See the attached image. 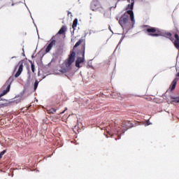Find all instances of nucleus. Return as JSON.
Here are the masks:
<instances>
[{"mask_svg":"<svg viewBox=\"0 0 179 179\" xmlns=\"http://www.w3.org/2000/svg\"><path fill=\"white\" fill-rule=\"evenodd\" d=\"M54 38H55V37L53 36L50 39V43L48 44V45L45 48V52H48L49 51H51L52 47H55V45H57V41L55 40Z\"/></svg>","mask_w":179,"mask_h":179,"instance_id":"obj_9","label":"nucleus"},{"mask_svg":"<svg viewBox=\"0 0 179 179\" xmlns=\"http://www.w3.org/2000/svg\"><path fill=\"white\" fill-rule=\"evenodd\" d=\"M127 2H131V0H127Z\"/></svg>","mask_w":179,"mask_h":179,"instance_id":"obj_25","label":"nucleus"},{"mask_svg":"<svg viewBox=\"0 0 179 179\" xmlns=\"http://www.w3.org/2000/svg\"><path fill=\"white\" fill-rule=\"evenodd\" d=\"M83 44V57H78L77 59V60L76 61V66L77 68H80V64H83V62H85V50L86 48V43H85V40L80 38L73 46V48H76L78 47H79V45H80L82 43Z\"/></svg>","mask_w":179,"mask_h":179,"instance_id":"obj_3","label":"nucleus"},{"mask_svg":"<svg viewBox=\"0 0 179 179\" xmlns=\"http://www.w3.org/2000/svg\"><path fill=\"white\" fill-rule=\"evenodd\" d=\"M164 36L171 40V41L173 43V45H175L176 48H177V50H179V29H176L174 38H173V34H171V33L170 32H165Z\"/></svg>","mask_w":179,"mask_h":179,"instance_id":"obj_4","label":"nucleus"},{"mask_svg":"<svg viewBox=\"0 0 179 179\" xmlns=\"http://www.w3.org/2000/svg\"><path fill=\"white\" fill-rule=\"evenodd\" d=\"M6 153V150H3L1 152H0V159L3 157V155Z\"/></svg>","mask_w":179,"mask_h":179,"instance_id":"obj_18","label":"nucleus"},{"mask_svg":"<svg viewBox=\"0 0 179 179\" xmlns=\"http://www.w3.org/2000/svg\"><path fill=\"white\" fill-rule=\"evenodd\" d=\"M75 57H76V53L73 51H71L69 58L64 62L65 66L67 69V71H69L71 69V65L75 62Z\"/></svg>","mask_w":179,"mask_h":179,"instance_id":"obj_6","label":"nucleus"},{"mask_svg":"<svg viewBox=\"0 0 179 179\" xmlns=\"http://www.w3.org/2000/svg\"><path fill=\"white\" fill-rule=\"evenodd\" d=\"M76 26H78V18H76L73 22L72 28L73 29V30L76 29Z\"/></svg>","mask_w":179,"mask_h":179,"instance_id":"obj_14","label":"nucleus"},{"mask_svg":"<svg viewBox=\"0 0 179 179\" xmlns=\"http://www.w3.org/2000/svg\"><path fill=\"white\" fill-rule=\"evenodd\" d=\"M69 15H71V16H72V13H71V12H68V16H69Z\"/></svg>","mask_w":179,"mask_h":179,"instance_id":"obj_22","label":"nucleus"},{"mask_svg":"<svg viewBox=\"0 0 179 179\" xmlns=\"http://www.w3.org/2000/svg\"><path fill=\"white\" fill-rule=\"evenodd\" d=\"M66 31V26H62L59 31H58L57 34H65Z\"/></svg>","mask_w":179,"mask_h":179,"instance_id":"obj_13","label":"nucleus"},{"mask_svg":"<svg viewBox=\"0 0 179 179\" xmlns=\"http://www.w3.org/2000/svg\"><path fill=\"white\" fill-rule=\"evenodd\" d=\"M122 132H125V131H127L129 129V128H134V125L131 121H126L124 120L122 123Z\"/></svg>","mask_w":179,"mask_h":179,"instance_id":"obj_8","label":"nucleus"},{"mask_svg":"<svg viewBox=\"0 0 179 179\" xmlns=\"http://www.w3.org/2000/svg\"><path fill=\"white\" fill-rule=\"evenodd\" d=\"M37 87H38V80H36L34 85V90H37Z\"/></svg>","mask_w":179,"mask_h":179,"instance_id":"obj_16","label":"nucleus"},{"mask_svg":"<svg viewBox=\"0 0 179 179\" xmlns=\"http://www.w3.org/2000/svg\"><path fill=\"white\" fill-rule=\"evenodd\" d=\"M30 64H31V71L33 72V73H34L35 71H36V66H34V63H33L32 61H29Z\"/></svg>","mask_w":179,"mask_h":179,"instance_id":"obj_15","label":"nucleus"},{"mask_svg":"<svg viewBox=\"0 0 179 179\" xmlns=\"http://www.w3.org/2000/svg\"><path fill=\"white\" fill-rule=\"evenodd\" d=\"M17 66L18 70L15 75V78H19L20 75H22V72H23V62H19Z\"/></svg>","mask_w":179,"mask_h":179,"instance_id":"obj_10","label":"nucleus"},{"mask_svg":"<svg viewBox=\"0 0 179 179\" xmlns=\"http://www.w3.org/2000/svg\"><path fill=\"white\" fill-rule=\"evenodd\" d=\"M148 36H151V37H159L162 36V32L159 29L156 27H150L146 29Z\"/></svg>","mask_w":179,"mask_h":179,"instance_id":"obj_7","label":"nucleus"},{"mask_svg":"<svg viewBox=\"0 0 179 179\" xmlns=\"http://www.w3.org/2000/svg\"><path fill=\"white\" fill-rule=\"evenodd\" d=\"M134 3H135V1L134 0H131V4H129L127 6V8H126L127 10H128V9H129V10H133Z\"/></svg>","mask_w":179,"mask_h":179,"instance_id":"obj_12","label":"nucleus"},{"mask_svg":"<svg viewBox=\"0 0 179 179\" xmlns=\"http://www.w3.org/2000/svg\"><path fill=\"white\" fill-rule=\"evenodd\" d=\"M177 82H178V78H175L173 80V82L171 84L170 87H169L171 92H173V90H174V89H176V86H177Z\"/></svg>","mask_w":179,"mask_h":179,"instance_id":"obj_11","label":"nucleus"},{"mask_svg":"<svg viewBox=\"0 0 179 179\" xmlns=\"http://www.w3.org/2000/svg\"><path fill=\"white\" fill-rule=\"evenodd\" d=\"M29 79H30V71H28Z\"/></svg>","mask_w":179,"mask_h":179,"instance_id":"obj_23","label":"nucleus"},{"mask_svg":"<svg viewBox=\"0 0 179 179\" xmlns=\"http://www.w3.org/2000/svg\"><path fill=\"white\" fill-rule=\"evenodd\" d=\"M128 15H129L130 16V19L132 22V23H131V22H129V16H128ZM119 24H120L121 27H122V29H131L132 28V24H135V18L134 16V11L132 10H127L124 15H122L120 20H119Z\"/></svg>","mask_w":179,"mask_h":179,"instance_id":"obj_1","label":"nucleus"},{"mask_svg":"<svg viewBox=\"0 0 179 179\" xmlns=\"http://www.w3.org/2000/svg\"><path fill=\"white\" fill-rule=\"evenodd\" d=\"M13 80H15V77L12 76L8 79V80L3 85V87H6V90H4L2 93L0 94V108H2L4 106H6L5 103H2L3 99H1V97L5 96V94H6L9 92V90H10V85H12V82H13Z\"/></svg>","mask_w":179,"mask_h":179,"instance_id":"obj_2","label":"nucleus"},{"mask_svg":"<svg viewBox=\"0 0 179 179\" xmlns=\"http://www.w3.org/2000/svg\"><path fill=\"white\" fill-rule=\"evenodd\" d=\"M113 8H117V3H115V6H111L110 9H113Z\"/></svg>","mask_w":179,"mask_h":179,"instance_id":"obj_19","label":"nucleus"},{"mask_svg":"<svg viewBox=\"0 0 179 179\" xmlns=\"http://www.w3.org/2000/svg\"><path fill=\"white\" fill-rule=\"evenodd\" d=\"M117 132H120V131L121 130V128L118 127L117 129L116 128Z\"/></svg>","mask_w":179,"mask_h":179,"instance_id":"obj_21","label":"nucleus"},{"mask_svg":"<svg viewBox=\"0 0 179 179\" xmlns=\"http://www.w3.org/2000/svg\"><path fill=\"white\" fill-rule=\"evenodd\" d=\"M171 99H173V100H176V99H177V98L171 97Z\"/></svg>","mask_w":179,"mask_h":179,"instance_id":"obj_24","label":"nucleus"},{"mask_svg":"<svg viewBox=\"0 0 179 179\" xmlns=\"http://www.w3.org/2000/svg\"><path fill=\"white\" fill-rule=\"evenodd\" d=\"M66 110H68V108H65V110L64 111H62V113H60V114H64V113H65V111H66Z\"/></svg>","mask_w":179,"mask_h":179,"instance_id":"obj_20","label":"nucleus"},{"mask_svg":"<svg viewBox=\"0 0 179 179\" xmlns=\"http://www.w3.org/2000/svg\"><path fill=\"white\" fill-rule=\"evenodd\" d=\"M177 101V103H179V100H178V101Z\"/></svg>","mask_w":179,"mask_h":179,"instance_id":"obj_26","label":"nucleus"},{"mask_svg":"<svg viewBox=\"0 0 179 179\" xmlns=\"http://www.w3.org/2000/svg\"><path fill=\"white\" fill-rule=\"evenodd\" d=\"M49 113L50 114H54L55 113H57V109L54 108H52L49 110Z\"/></svg>","mask_w":179,"mask_h":179,"instance_id":"obj_17","label":"nucleus"},{"mask_svg":"<svg viewBox=\"0 0 179 179\" xmlns=\"http://www.w3.org/2000/svg\"><path fill=\"white\" fill-rule=\"evenodd\" d=\"M91 10L94 12H99L100 13H105L106 9L100 5L98 0H93L90 5Z\"/></svg>","mask_w":179,"mask_h":179,"instance_id":"obj_5","label":"nucleus"}]
</instances>
